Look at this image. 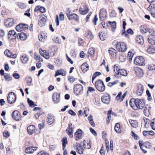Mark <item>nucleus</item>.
Returning <instances> with one entry per match:
<instances>
[{
    "mask_svg": "<svg viewBox=\"0 0 155 155\" xmlns=\"http://www.w3.org/2000/svg\"><path fill=\"white\" fill-rule=\"evenodd\" d=\"M18 7L24 9L26 6L23 3H20L18 4Z\"/></svg>",
    "mask_w": 155,
    "mask_h": 155,
    "instance_id": "obj_64",
    "label": "nucleus"
},
{
    "mask_svg": "<svg viewBox=\"0 0 155 155\" xmlns=\"http://www.w3.org/2000/svg\"><path fill=\"white\" fill-rule=\"evenodd\" d=\"M82 131L78 129L75 134V139L76 141H78L82 138Z\"/></svg>",
    "mask_w": 155,
    "mask_h": 155,
    "instance_id": "obj_12",
    "label": "nucleus"
},
{
    "mask_svg": "<svg viewBox=\"0 0 155 155\" xmlns=\"http://www.w3.org/2000/svg\"><path fill=\"white\" fill-rule=\"evenodd\" d=\"M116 47L117 50L121 52H125L127 49L126 44L122 42L117 43L116 44Z\"/></svg>",
    "mask_w": 155,
    "mask_h": 155,
    "instance_id": "obj_3",
    "label": "nucleus"
},
{
    "mask_svg": "<svg viewBox=\"0 0 155 155\" xmlns=\"http://www.w3.org/2000/svg\"><path fill=\"white\" fill-rule=\"evenodd\" d=\"M27 101L30 107H32L33 106H35L34 102L31 100H30L29 98H28Z\"/></svg>",
    "mask_w": 155,
    "mask_h": 155,
    "instance_id": "obj_57",
    "label": "nucleus"
},
{
    "mask_svg": "<svg viewBox=\"0 0 155 155\" xmlns=\"http://www.w3.org/2000/svg\"><path fill=\"white\" fill-rule=\"evenodd\" d=\"M134 104L136 108L140 109H143L145 106V101L143 99H136L134 100Z\"/></svg>",
    "mask_w": 155,
    "mask_h": 155,
    "instance_id": "obj_2",
    "label": "nucleus"
},
{
    "mask_svg": "<svg viewBox=\"0 0 155 155\" xmlns=\"http://www.w3.org/2000/svg\"><path fill=\"white\" fill-rule=\"evenodd\" d=\"M136 41L137 43L141 45L143 44L144 43V40L143 37L140 35H138L136 38Z\"/></svg>",
    "mask_w": 155,
    "mask_h": 155,
    "instance_id": "obj_23",
    "label": "nucleus"
},
{
    "mask_svg": "<svg viewBox=\"0 0 155 155\" xmlns=\"http://www.w3.org/2000/svg\"><path fill=\"white\" fill-rule=\"evenodd\" d=\"M12 117L15 120L19 121L21 120L20 114L18 110L14 111L12 114Z\"/></svg>",
    "mask_w": 155,
    "mask_h": 155,
    "instance_id": "obj_9",
    "label": "nucleus"
},
{
    "mask_svg": "<svg viewBox=\"0 0 155 155\" xmlns=\"http://www.w3.org/2000/svg\"><path fill=\"white\" fill-rule=\"evenodd\" d=\"M66 74V71L64 69L61 68L55 72L54 76L56 77L57 76L61 75L62 76H65Z\"/></svg>",
    "mask_w": 155,
    "mask_h": 155,
    "instance_id": "obj_15",
    "label": "nucleus"
},
{
    "mask_svg": "<svg viewBox=\"0 0 155 155\" xmlns=\"http://www.w3.org/2000/svg\"><path fill=\"white\" fill-rule=\"evenodd\" d=\"M21 60L23 63H26L28 60V56L25 54H23L21 58Z\"/></svg>",
    "mask_w": 155,
    "mask_h": 155,
    "instance_id": "obj_27",
    "label": "nucleus"
},
{
    "mask_svg": "<svg viewBox=\"0 0 155 155\" xmlns=\"http://www.w3.org/2000/svg\"><path fill=\"white\" fill-rule=\"evenodd\" d=\"M100 19L101 21H103L107 18V12L104 8L100 10L99 13Z\"/></svg>",
    "mask_w": 155,
    "mask_h": 155,
    "instance_id": "obj_10",
    "label": "nucleus"
},
{
    "mask_svg": "<svg viewBox=\"0 0 155 155\" xmlns=\"http://www.w3.org/2000/svg\"><path fill=\"white\" fill-rule=\"evenodd\" d=\"M122 95V92L121 91H120L119 92L118 94L116 97V100L117 101H119L120 102V100H121L120 97Z\"/></svg>",
    "mask_w": 155,
    "mask_h": 155,
    "instance_id": "obj_58",
    "label": "nucleus"
},
{
    "mask_svg": "<svg viewBox=\"0 0 155 155\" xmlns=\"http://www.w3.org/2000/svg\"><path fill=\"white\" fill-rule=\"evenodd\" d=\"M82 85L80 84H76L74 88V92L76 95H78L83 90Z\"/></svg>",
    "mask_w": 155,
    "mask_h": 155,
    "instance_id": "obj_7",
    "label": "nucleus"
},
{
    "mask_svg": "<svg viewBox=\"0 0 155 155\" xmlns=\"http://www.w3.org/2000/svg\"><path fill=\"white\" fill-rule=\"evenodd\" d=\"M41 51L40 50L39 52L41 55H42L44 58L48 59L49 58V54L46 52H44V51L41 50Z\"/></svg>",
    "mask_w": 155,
    "mask_h": 155,
    "instance_id": "obj_33",
    "label": "nucleus"
},
{
    "mask_svg": "<svg viewBox=\"0 0 155 155\" xmlns=\"http://www.w3.org/2000/svg\"><path fill=\"white\" fill-rule=\"evenodd\" d=\"M109 53L112 56L114 57L116 55V51L113 48H110L108 50Z\"/></svg>",
    "mask_w": 155,
    "mask_h": 155,
    "instance_id": "obj_37",
    "label": "nucleus"
},
{
    "mask_svg": "<svg viewBox=\"0 0 155 155\" xmlns=\"http://www.w3.org/2000/svg\"><path fill=\"white\" fill-rule=\"evenodd\" d=\"M150 133H149V131H143V136L146 137L150 135Z\"/></svg>",
    "mask_w": 155,
    "mask_h": 155,
    "instance_id": "obj_61",
    "label": "nucleus"
},
{
    "mask_svg": "<svg viewBox=\"0 0 155 155\" xmlns=\"http://www.w3.org/2000/svg\"><path fill=\"white\" fill-rule=\"evenodd\" d=\"M101 74V73L99 72H95L93 75L92 79V83H93V81L94 80V79L96 78Z\"/></svg>",
    "mask_w": 155,
    "mask_h": 155,
    "instance_id": "obj_44",
    "label": "nucleus"
},
{
    "mask_svg": "<svg viewBox=\"0 0 155 155\" xmlns=\"http://www.w3.org/2000/svg\"><path fill=\"white\" fill-rule=\"evenodd\" d=\"M114 130L115 131L118 133H120L121 130L120 129V124L119 123H116L114 126Z\"/></svg>",
    "mask_w": 155,
    "mask_h": 155,
    "instance_id": "obj_34",
    "label": "nucleus"
},
{
    "mask_svg": "<svg viewBox=\"0 0 155 155\" xmlns=\"http://www.w3.org/2000/svg\"><path fill=\"white\" fill-rule=\"evenodd\" d=\"M14 24V20L12 18H8L5 20V25L7 27H11Z\"/></svg>",
    "mask_w": 155,
    "mask_h": 155,
    "instance_id": "obj_13",
    "label": "nucleus"
},
{
    "mask_svg": "<svg viewBox=\"0 0 155 155\" xmlns=\"http://www.w3.org/2000/svg\"><path fill=\"white\" fill-rule=\"evenodd\" d=\"M27 130L29 134H32L35 130V127L33 125H30L28 127Z\"/></svg>",
    "mask_w": 155,
    "mask_h": 155,
    "instance_id": "obj_24",
    "label": "nucleus"
},
{
    "mask_svg": "<svg viewBox=\"0 0 155 155\" xmlns=\"http://www.w3.org/2000/svg\"><path fill=\"white\" fill-rule=\"evenodd\" d=\"M68 18L69 20H74L76 21H78L79 20V17L76 14H71L70 15L68 16Z\"/></svg>",
    "mask_w": 155,
    "mask_h": 155,
    "instance_id": "obj_20",
    "label": "nucleus"
},
{
    "mask_svg": "<svg viewBox=\"0 0 155 155\" xmlns=\"http://www.w3.org/2000/svg\"><path fill=\"white\" fill-rule=\"evenodd\" d=\"M99 36L101 41H104L106 38L107 34L104 32H100L99 33Z\"/></svg>",
    "mask_w": 155,
    "mask_h": 155,
    "instance_id": "obj_29",
    "label": "nucleus"
},
{
    "mask_svg": "<svg viewBox=\"0 0 155 155\" xmlns=\"http://www.w3.org/2000/svg\"><path fill=\"white\" fill-rule=\"evenodd\" d=\"M85 36L87 38L90 39H92L94 37L92 35V33L90 31H87L85 33Z\"/></svg>",
    "mask_w": 155,
    "mask_h": 155,
    "instance_id": "obj_40",
    "label": "nucleus"
},
{
    "mask_svg": "<svg viewBox=\"0 0 155 155\" xmlns=\"http://www.w3.org/2000/svg\"><path fill=\"white\" fill-rule=\"evenodd\" d=\"M81 68L83 72H86L89 69V66L86 63H84L82 64Z\"/></svg>",
    "mask_w": 155,
    "mask_h": 155,
    "instance_id": "obj_31",
    "label": "nucleus"
},
{
    "mask_svg": "<svg viewBox=\"0 0 155 155\" xmlns=\"http://www.w3.org/2000/svg\"><path fill=\"white\" fill-rule=\"evenodd\" d=\"M7 100L9 103L11 104L14 103L16 100V97L15 93L12 92L10 93L8 96Z\"/></svg>",
    "mask_w": 155,
    "mask_h": 155,
    "instance_id": "obj_5",
    "label": "nucleus"
},
{
    "mask_svg": "<svg viewBox=\"0 0 155 155\" xmlns=\"http://www.w3.org/2000/svg\"><path fill=\"white\" fill-rule=\"evenodd\" d=\"M143 91L144 87L143 85L141 84H138L137 86V89L136 92L138 96L141 95L143 93Z\"/></svg>",
    "mask_w": 155,
    "mask_h": 155,
    "instance_id": "obj_14",
    "label": "nucleus"
},
{
    "mask_svg": "<svg viewBox=\"0 0 155 155\" xmlns=\"http://www.w3.org/2000/svg\"><path fill=\"white\" fill-rule=\"evenodd\" d=\"M143 113L144 115L147 116H148L150 115L149 109L146 107H144Z\"/></svg>",
    "mask_w": 155,
    "mask_h": 155,
    "instance_id": "obj_49",
    "label": "nucleus"
},
{
    "mask_svg": "<svg viewBox=\"0 0 155 155\" xmlns=\"http://www.w3.org/2000/svg\"><path fill=\"white\" fill-rule=\"evenodd\" d=\"M12 76L16 79H18L20 78V75L17 73H14L13 74Z\"/></svg>",
    "mask_w": 155,
    "mask_h": 155,
    "instance_id": "obj_62",
    "label": "nucleus"
},
{
    "mask_svg": "<svg viewBox=\"0 0 155 155\" xmlns=\"http://www.w3.org/2000/svg\"><path fill=\"white\" fill-rule=\"evenodd\" d=\"M79 11L80 13L82 15H85L88 12V8L87 7H85V8H79Z\"/></svg>",
    "mask_w": 155,
    "mask_h": 155,
    "instance_id": "obj_30",
    "label": "nucleus"
},
{
    "mask_svg": "<svg viewBox=\"0 0 155 155\" xmlns=\"http://www.w3.org/2000/svg\"><path fill=\"white\" fill-rule=\"evenodd\" d=\"M150 13L151 15L155 18V5H153V7L150 11Z\"/></svg>",
    "mask_w": 155,
    "mask_h": 155,
    "instance_id": "obj_47",
    "label": "nucleus"
},
{
    "mask_svg": "<svg viewBox=\"0 0 155 155\" xmlns=\"http://www.w3.org/2000/svg\"><path fill=\"white\" fill-rule=\"evenodd\" d=\"M74 128L71 129H68L66 130V132L67 134L70 137H73V130Z\"/></svg>",
    "mask_w": 155,
    "mask_h": 155,
    "instance_id": "obj_38",
    "label": "nucleus"
},
{
    "mask_svg": "<svg viewBox=\"0 0 155 155\" xmlns=\"http://www.w3.org/2000/svg\"><path fill=\"white\" fill-rule=\"evenodd\" d=\"M147 52L150 54L155 52V49L153 46H149L147 49Z\"/></svg>",
    "mask_w": 155,
    "mask_h": 155,
    "instance_id": "obj_41",
    "label": "nucleus"
},
{
    "mask_svg": "<svg viewBox=\"0 0 155 155\" xmlns=\"http://www.w3.org/2000/svg\"><path fill=\"white\" fill-rule=\"evenodd\" d=\"M127 74V71L124 69H120L118 72V76L120 74L124 76H126Z\"/></svg>",
    "mask_w": 155,
    "mask_h": 155,
    "instance_id": "obj_39",
    "label": "nucleus"
},
{
    "mask_svg": "<svg viewBox=\"0 0 155 155\" xmlns=\"http://www.w3.org/2000/svg\"><path fill=\"white\" fill-rule=\"evenodd\" d=\"M47 19V17L44 14L41 16L38 20L39 25L41 26L44 25Z\"/></svg>",
    "mask_w": 155,
    "mask_h": 155,
    "instance_id": "obj_8",
    "label": "nucleus"
},
{
    "mask_svg": "<svg viewBox=\"0 0 155 155\" xmlns=\"http://www.w3.org/2000/svg\"><path fill=\"white\" fill-rule=\"evenodd\" d=\"M17 37V34L13 30L10 31L8 33V38L10 40L15 39Z\"/></svg>",
    "mask_w": 155,
    "mask_h": 155,
    "instance_id": "obj_16",
    "label": "nucleus"
},
{
    "mask_svg": "<svg viewBox=\"0 0 155 155\" xmlns=\"http://www.w3.org/2000/svg\"><path fill=\"white\" fill-rule=\"evenodd\" d=\"M34 11L35 12L40 11L41 12L44 13L45 12L46 10L44 7H41L40 6H37L36 7Z\"/></svg>",
    "mask_w": 155,
    "mask_h": 155,
    "instance_id": "obj_26",
    "label": "nucleus"
},
{
    "mask_svg": "<svg viewBox=\"0 0 155 155\" xmlns=\"http://www.w3.org/2000/svg\"><path fill=\"white\" fill-rule=\"evenodd\" d=\"M33 147H29L27 148L25 150V152L26 153H33Z\"/></svg>",
    "mask_w": 155,
    "mask_h": 155,
    "instance_id": "obj_48",
    "label": "nucleus"
},
{
    "mask_svg": "<svg viewBox=\"0 0 155 155\" xmlns=\"http://www.w3.org/2000/svg\"><path fill=\"white\" fill-rule=\"evenodd\" d=\"M53 40L55 42L57 43H61V40L59 39L58 37H56L53 39Z\"/></svg>",
    "mask_w": 155,
    "mask_h": 155,
    "instance_id": "obj_63",
    "label": "nucleus"
},
{
    "mask_svg": "<svg viewBox=\"0 0 155 155\" xmlns=\"http://www.w3.org/2000/svg\"><path fill=\"white\" fill-rule=\"evenodd\" d=\"M26 83L28 86H30L32 82V79L30 77H28L26 78Z\"/></svg>",
    "mask_w": 155,
    "mask_h": 155,
    "instance_id": "obj_50",
    "label": "nucleus"
},
{
    "mask_svg": "<svg viewBox=\"0 0 155 155\" xmlns=\"http://www.w3.org/2000/svg\"><path fill=\"white\" fill-rule=\"evenodd\" d=\"M4 77L6 81H10L12 80V77L10 75L7 73H5L4 75Z\"/></svg>",
    "mask_w": 155,
    "mask_h": 155,
    "instance_id": "obj_42",
    "label": "nucleus"
},
{
    "mask_svg": "<svg viewBox=\"0 0 155 155\" xmlns=\"http://www.w3.org/2000/svg\"><path fill=\"white\" fill-rule=\"evenodd\" d=\"M148 69L150 70H153L155 68V65L153 64H150L147 66Z\"/></svg>",
    "mask_w": 155,
    "mask_h": 155,
    "instance_id": "obj_55",
    "label": "nucleus"
},
{
    "mask_svg": "<svg viewBox=\"0 0 155 155\" xmlns=\"http://www.w3.org/2000/svg\"><path fill=\"white\" fill-rule=\"evenodd\" d=\"M140 30L142 33L144 34L148 32L149 33V30L150 29L147 28L144 25H141L140 27Z\"/></svg>",
    "mask_w": 155,
    "mask_h": 155,
    "instance_id": "obj_28",
    "label": "nucleus"
},
{
    "mask_svg": "<svg viewBox=\"0 0 155 155\" xmlns=\"http://www.w3.org/2000/svg\"><path fill=\"white\" fill-rule=\"evenodd\" d=\"M11 53L12 52L8 50H6L4 52L5 54L8 57L11 56Z\"/></svg>",
    "mask_w": 155,
    "mask_h": 155,
    "instance_id": "obj_54",
    "label": "nucleus"
},
{
    "mask_svg": "<svg viewBox=\"0 0 155 155\" xmlns=\"http://www.w3.org/2000/svg\"><path fill=\"white\" fill-rule=\"evenodd\" d=\"M143 141L142 140H139V146L140 147V149H141L142 151L144 153H146L147 152V151L143 149V147H147V146L148 145V146H150V143L148 142H147L145 143L144 145H143Z\"/></svg>",
    "mask_w": 155,
    "mask_h": 155,
    "instance_id": "obj_18",
    "label": "nucleus"
},
{
    "mask_svg": "<svg viewBox=\"0 0 155 155\" xmlns=\"http://www.w3.org/2000/svg\"><path fill=\"white\" fill-rule=\"evenodd\" d=\"M135 71L136 75L137 77L140 78L143 76V73L142 69L140 68H137L135 69Z\"/></svg>",
    "mask_w": 155,
    "mask_h": 155,
    "instance_id": "obj_22",
    "label": "nucleus"
},
{
    "mask_svg": "<svg viewBox=\"0 0 155 155\" xmlns=\"http://www.w3.org/2000/svg\"><path fill=\"white\" fill-rule=\"evenodd\" d=\"M75 147L77 152H78L80 154H81L83 153L84 149L82 147L81 144H80L78 143H76Z\"/></svg>",
    "mask_w": 155,
    "mask_h": 155,
    "instance_id": "obj_17",
    "label": "nucleus"
},
{
    "mask_svg": "<svg viewBox=\"0 0 155 155\" xmlns=\"http://www.w3.org/2000/svg\"><path fill=\"white\" fill-rule=\"evenodd\" d=\"M88 53L91 56H93L94 53V48H90L88 51Z\"/></svg>",
    "mask_w": 155,
    "mask_h": 155,
    "instance_id": "obj_51",
    "label": "nucleus"
},
{
    "mask_svg": "<svg viewBox=\"0 0 155 155\" xmlns=\"http://www.w3.org/2000/svg\"><path fill=\"white\" fill-rule=\"evenodd\" d=\"M130 106L132 108L134 109L135 110H137V109L134 108V100L133 99H131L130 101Z\"/></svg>",
    "mask_w": 155,
    "mask_h": 155,
    "instance_id": "obj_52",
    "label": "nucleus"
},
{
    "mask_svg": "<svg viewBox=\"0 0 155 155\" xmlns=\"http://www.w3.org/2000/svg\"><path fill=\"white\" fill-rule=\"evenodd\" d=\"M23 24H19L16 27V30L18 31H23Z\"/></svg>",
    "mask_w": 155,
    "mask_h": 155,
    "instance_id": "obj_45",
    "label": "nucleus"
},
{
    "mask_svg": "<svg viewBox=\"0 0 155 155\" xmlns=\"http://www.w3.org/2000/svg\"><path fill=\"white\" fill-rule=\"evenodd\" d=\"M132 136L133 137L135 140H137L139 139V137L133 131H131Z\"/></svg>",
    "mask_w": 155,
    "mask_h": 155,
    "instance_id": "obj_56",
    "label": "nucleus"
},
{
    "mask_svg": "<svg viewBox=\"0 0 155 155\" xmlns=\"http://www.w3.org/2000/svg\"><path fill=\"white\" fill-rule=\"evenodd\" d=\"M38 155H49V154L47 153L45 151H42L39 152L38 154Z\"/></svg>",
    "mask_w": 155,
    "mask_h": 155,
    "instance_id": "obj_59",
    "label": "nucleus"
},
{
    "mask_svg": "<svg viewBox=\"0 0 155 155\" xmlns=\"http://www.w3.org/2000/svg\"><path fill=\"white\" fill-rule=\"evenodd\" d=\"M68 79L69 82L71 83H72L75 80V79L71 76H69L68 77Z\"/></svg>",
    "mask_w": 155,
    "mask_h": 155,
    "instance_id": "obj_60",
    "label": "nucleus"
},
{
    "mask_svg": "<svg viewBox=\"0 0 155 155\" xmlns=\"http://www.w3.org/2000/svg\"><path fill=\"white\" fill-rule=\"evenodd\" d=\"M114 75L116 77H118V72L120 70V66L117 64L115 65L114 67Z\"/></svg>",
    "mask_w": 155,
    "mask_h": 155,
    "instance_id": "obj_25",
    "label": "nucleus"
},
{
    "mask_svg": "<svg viewBox=\"0 0 155 155\" xmlns=\"http://www.w3.org/2000/svg\"><path fill=\"white\" fill-rule=\"evenodd\" d=\"M129 122L131 126L133 127L134 128H136L137 127L138 124L136 121L132 120H129Z\"/></svg>",
    "mask_w": 155,
    "mask_h": 155,
    "instance_id": "obj_32",
    "label": "nucleus"
},
{
    "mask_svg": "<svg viewBox=\"0 0 155 155\" xmlns=\"http://www.w3.org/2000/svg\"><path fill=\"white\" fill-rule=\"evenodd\" d=\"M134 62L137 65L143 66L144 65V60L142 56L136 57L134 60Z\"/></svg>",
    "mask_w": 155,
    "mask_h": 155,
    "instance_id": "obj_6",
    "label": "nucleus"
},
{
    "mask_svg": "<svg viewBox=\"0 0 155 155\" xmlns=\"http://www.w3.org/2000/svg\"><path fill=\"white\" fill-rule=\"evenodd\" d=\"M108 23L110 24L111 26V29L113 31H114L116 27V23L115 21L113 22L108 21Z\"/></svg>",
    "mask_w": 155,
    "mask_h": 155,
    "instance_id": "obj_35",
    "label": "nucleus"
},
{
    "mask_svg": "<svg viewBox=\"0 0 155 155\" xmlns=\"http://www.w3.org/2000/svg\"><path fill=\"white\" fill-rule=\"evenodd\" d=\"M102 101L104 103L108 104L110 103V97L109 94L106 95H104L101 97Z\"/></svg>",
    "mask_w": 155,
    "mask_h": 155,
    "instance_id": "obj_11",
    "label": "nucleus"
},
{
    "mask_svg": "<svg viewBox=\"0 0 155 155\" xmlns=\"http://www.w3.org/2000/svg\"><path fill=\"white\" fill-rule=\"evenodd\" d=\"M20 39L22 41L25 40L27 38V36L23 32L19 33L18 34Z\"/></svg>",
    "mask_w": 155,
    "mask_h": 155,
    "instance_id": "obj_36",
    "label": "nucleus"
},
{
    "mask_svg": "<svg viewBox=\"0 0 155 155\" xmlns=\"http://www.w3.org/2000/svg\"><path fill=\"white\" fill-rule=\"evenodd\" d=\"M54 121V117L51 114H48L47 119L48 124L50 125Z\"/></svg>",
    "mask_w": 155,
    "mask_h": 155,
    "instance_id": "obj_21",
    "label": "nucleus"
},
{
    "mask_svg": "<svg viewBox=\"0 0 155 155\" xmlns=\"http://www.w3.org/2000/svg\"><path fill=\"white\" fill-rule=\"evenodd\" d=\"M95 87L99 91L103 92L105 89V87L103 82L100 80H98L95 83Z\"/></svg>",
    "mask_w": 155,
    "mask_h": 155,
    "instance_id": "obj_1",
    "label": "nucleus"
},
{
    "mask_svg": "<svg viewBox=\"0 0 155 155\" xmlns=\"http://www.w3.org/2000/svg\"><path fill=\"white\" fill-rule=\"evenodd\" d=\"M63 149H64L66 147V145L68 144L67 139L66 137H63L62 140Z\"/></svg>",
    "mask_w": 155,
    "mask_h": 155,
    "instance_id": "obj_43",
    "label": "nucleus"
},
{
    "mask_svg": "<svg viewBox=\"0 0 155 155\" xmlns=\"http://www.w3.org/2000/svg\"><path fill=\"white\" fill-rule=\"evenodd\" d=\"M150 126L153 130H155V119L152 120L150 122Z\"/></svg>",
    "mask_w": 155,
    "mask_h": 155,
    "instance_id": "obj_53",
    "label": "nucleus"
},
{
    "mask_svg": "<svg viewBox=\"0 0 155 155\" xmlns=\"http://www.w3.org/2000/svg\"><path fill=\"white\" fill-rule=\"evenodd\" d=\"M149 33L150 34L148 35V41L150 44L152 45L155 41V32L153 30H150Z\"/></svg>",
    "mask_w": 155,
    "mask_h": 155,
    "instance_id": "obj_4",
    "label": "nucleus"
},
{
    "mask_svg": "<svg viewBox=\"0 0 155 155\" xmlns=\"http://www.w3.org/2000/svg\"><path fill=\"white\" fill-rule=\"evenodd\" d=\"M118 83V80L112 82H109L107 84V86L109 87H111L114 85H115L116 84H117Z\"/></svg>",
    "mask_w": 155,
    "mask_h": 155,
    "instance_id": "obj_46",
    "label": "nucleus"
},
{
    "mask_svg": "<svg viewBox=\"0 0 155 155\" xmlns=\"http://www.w3.org/2000/svg\"><path fill=\"white\" fill-rule=\"evenodd\" d=\"M60 94L57 93H54L52 96V99L56 103H58L60 101Z\"/></svg>",
    "mask_w": 155,
    "mask_h": 155,
    "instance_id": "obj_19",
    "label": "nucleus"
}]
</instances>
